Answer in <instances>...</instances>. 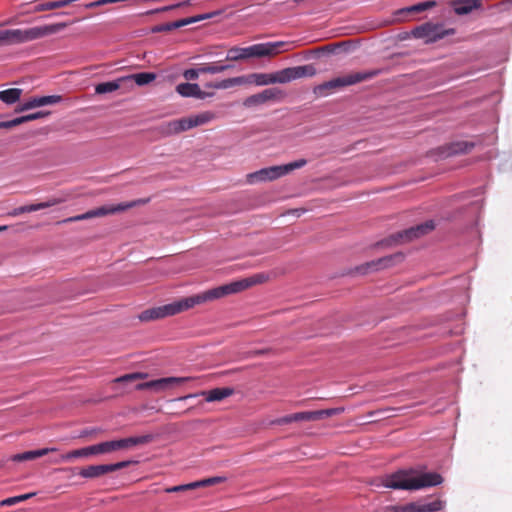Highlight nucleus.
<instances>
[{"label":"nucleus","instance_id":"2eb2a0df","mask_svg":"<svg viewBox=\"0 0 512 512\" xmlns=\"http://www.w3.org/2000/svg\"><path fill=\"white\" fill-rule=\"evenodd\" d=\"M192 377H165L136 385V390H154L160 392L168 389L174 384H182L193 380Z\"/></svg>","mask_w":512,"mask_h":512},{"label":"nucleus","instance_id":"aec40b11","mask_svg":"<svg viewBox=\"0 0 512 512\" xmlns=\"http://www.w3.org/2000/svg\"><path fill=\"white\" fill-rule=\"evenodd\" d=\"M403 256L401 254H395L391 256H386L383 258H379L377 260H373L367 262L363 265H360L356 268V272L359 274H366L371 270H379L382 268H386L392 265L393 261L398 259L401 260Z\"/></svg>","mask_w":512,"mask_h":512},{"label":"nucleus","instance_id":"0eeeda50","mask_svg":"<svg viewBox=\"0 0 512 512\" xmlns=\"http://www.w3.org/2000/svg\"><path fill=\"white\" fill-rule=\"evenodd\" d=\"M307 164V160L298 159L288 164L278 165V166H270L267 168L260 169L256 172L249 173L246 178L249 184H254L257 182L263 181H272L276 180L295 169H300Z\"/></svg>","mask_w":512,"mask_h":512},{"label":"nucleus","instance_id":"a19ab883","mask_svg":"<svg viewBox=\"0 0 512 512\" xmlns=\"http://www.w3.org/2000/svg\"><path fill=\"white\" fill-rule=\"evenodd\" d=\"M194 489H195L194 482H192V483H188V484L177 485V486H172V487L166 488L165 492L176 493V492H183V491L194 490Z\"/></svg>","mask_w":512,"mask_h":512},{"label":"nucleus","instance_id":"37998d69","mask_svg":"<svg viewBox=\"0 0 512 512\" xmlns=\"http://www.w3.org/2000/svg\"><path fill=\"white\" fill-rule=\"evenodd\" d=\"M47 115H49V112L39 111V112H35V113H31V114H28V115L21 116V119H22L23 123H26V122H29V121H33V120H36V119H39V118L46 117Z\"/></svg>","mask_w":512,"mask_h":512},{"label":"nucleus","instance_id":"2f4dec72","mask_svg":"<svg viewBox=\"0 0 512 512\" xmlns=\"http://www.w3.org/2000/svg\"><path fill=\"white\" fill-rule=\"evenodd\" d=\"M22 95V89L19 88H10L7 90L0 91V100L5 104H14L16 103Z\"/></svg>","mask_w":512,"mask_h":512},{"label":"nucleus","instance_id":"bb28decb","mask_svg":"<svg viewBox=\"0 0 512 512\" xmlns=\"http://www.w3.org/2000/svg\"><path fill=\"white\" fill-rule=\"evenodd\" d=\"M247 79L243 76H237L232 78L223 79L217 82H210L206 84V87L213 89H229L235 86L246 85Z\"/></svg>","mask_w":512,"mask_h":512},{"label":"nucleus","instance_id":"f257e3e1","mask_svg":"<svg viewBox=\"0 0 512 512\" xmlns=\"http://www.w3.org/2000/svg\"><path fill=\"white\" fill-rule=\"evenodd\" d=\"M413 470H399L386 475L382 479V486L400 490H419L426 487L437 486L443 482V478L436 472L414 475Z\"/></svg>","mask_w":512,"mask_h":512},{"label":"nucleus","instance_id":"a878e982","mask_svg":"<svg viewBox=\"0 0 512 512\" xmlns=\"http://www.w3.org/2000/svg\"><path fill=\"white\" fill-rule=\"evenodd\" d=\"M57 450L58 449L55 447H50V448H42V449H38V450H33V451H26L23 453L13 455L11 459L14 462L30 461V460H34L36 458L45 456L51 452H56Z\"/></svg>","mask_w":512,"mask_h":512},{"label":"nucleus","instance_id":"b1692460","mask_svg":"<svg viewBox=\"0 0 512 512\" xmlns=\"http://www.w3.org/2000/svg\"><path fill=\"white\" fill-rule=\"evenodd\" d=\"M176 92L182 97H193L197 99H205L211 94L202 91L200 86L196 83H180L176 86Z\"/></svg>","mask_w":512,"mask_h":512},{"label":"nucleus","instance_id":"c03bdc74","mask_svg":"<svg viewBox=\"0 0 512 512\" xmlns=\"http://www.w3.org/2000/svg\"><path fill=\"white\" fill-rule=\"evenodd\" d=\"M20 124H23L21 117L9 121H1L0 129H12Z\"/></svg>","mask_w":512,"mask_h":512},{"label":"nucleus","instance_id":"c9c22d12","mask_svg":"<svg viewBox=\"0 0 512 512\" xmlns=\"http://www.w3.org/2000/svg\"><path fill=\"white\" fill-rule=\"evenodd\" d=\"M231 65H219L218 63H205L200 65L202 74H217L230 69Z\"/></svg>","mask_w":512,"mask_h":512},{"label":"nucleus","instance_id":"8fccbe9b","mask_svg":"<svg viewBox=\"0 0 512 512\" xmlns=\"http://www.w3.org/2000/svg\"><path fill=\"white\" fill-rule=\"evenodd\" d=\"M269 352V349H263V350H255L253 352H250V355L249 356H258V355H263V354H266Z\"/></svg>","mask_w":512,"mask_h":512},{"label":"nucleus","instance_id":"09e8293b","mask_svg":"<svg viewBox=\"0 0 512 512\" xmlns=\"http://www.w3.org/2000/svg\"><path fill=\"white\" fill-rule=\"evenodd\" d=\"M57 470L61 471V472H70L72 475L76 474V468H74V467H64V468H59Z\"/></svg>","mask_w":512,"mask_h":512},{"label":"nucleus","instance_id":"3c124183","mask_svg":"<svg viewBox=\"0 0 512 512\" xmlns=\"http://www.w3.org/2000/svg\"><path fill=\"white\" fill-rule=\"evenodd\" d=\"M7 228H8V227H7V226H5V225H4V226H0V232H1V231H5V230H7Z\"/></svg>","mask_w":512,"mask_h":512},{"label":"nucleus","instance_id":"e433bc0d","mask_svg":"<svg viewBox=\"0 0 512 512\" xmlns=\"http://www.w3.org/2000/svg\"><path fill=\"white\" fill-rule=\"evenodd\" d=\"M35 495H36L35 492H30V493L6 498L0 502V507L16 505L20 502L26 501V500L34 497Z\"/></svg>","mask_w":512,"mask_h":512},{"label":"nucleus","instance_id":"7c9ffc66","mask_svg":"<svg viewBox=\"0 0 512 512\" xmlns=\"http://www.w3.org/2000/svg\"><path fill=\"white\" fill-rule=\"evenodd\" d=\"M125 83L124 77H120L114 81L99 83L95 86L97 94H106L120 89Z\"/></svg>","mask_w":512,"mask_h":512},{"label":"nucleus","instance_id":"20e7f679","mask_svg":"<svg viewBox=\"0 0 512 512\" xmlns=\"http://www.w3.org/2000/svg\"><path fill=\"white\" fill-rule=\"evenodd\" d=\"M284 41L267 42L254 44L249 47H231L227 51V61H241L250 58L274 57L281 52V49L288 46Z\"/></svg>","mask_w":512,"mask_h":512},{"label":"nucleus","instance_id":"7ed1b4c3","mask_svg":"<svg viewBox=\"0 0 512 512\" xmlns=\"http://www.w3.org/2000/svg\"><path fill=\"white\" fill-rule=\"evenodd\" d=\"M206 302H208V299L206 292L204 291L196 295L182 298L173 303L144 310L139 315V319L143 322L162 319L168 316L179 314L183 311L193 308L196 305H200Z\"/></svg>","mask_w":512,"mask_h":512},{"label":"nucleus","instance_id":"ddd939ff","mask_svg":"<svg viewBox=\"0 0 512 512\" xmlns=\"http://www.w3.org/2000/svg\"><path fill=\"white\" fill-rule=\"evenodd\" d=\"M132 461H121L113 464L90 465L79 470L78 474L84 478H98L107 473L128 467Z\"/></svg>","mask_w":512,"mask_h":512},{"label":"nucleus","instance_id":"f8f14e48","mask_svg":"<svg viewBox=\"0 0 512 512\" xmlns=\"http://www.w3.org/2000/svg\"><path fill=\"white\" fill-rule=\"evenodd\" d=\"M316 74V69L313 65H304V66H296L289 67L277 71L274 73L275 83H288L292 80L303 78V77H312Z\"/></svg>","mask_w":512,"mask_h":512},{"label":"nucleus","instance_id":"a211bd4d","mask_svg":"<svg viewBox=\"0 0 512 512\" xmlns=\"http://www.w3.org/2000/svg\"><path fill=\"white\" fill-rule=\"evenodd\" d=\"M64 201H65V198L51 197L46 202L29 204V205L17 207L15 209H13L11 212H9L8 215L15 217V216H18L23 213H30V212H35V211L42 210L45 208H49V207L61 204Z\"/></svg>","mask_w":512,"mask_h":512},{"label":"nucleus","instance_id":"39448f33","mask_svg":"<svg viewBox=\"0 0 512 512\" xmlns=\"http://www.w3.org/2000/svg\"><path fill=\"white\" fill-rule=\"evenodd\" d=\"M381 73V69H372L369 71L353 72L344 76L336 77L316 86L314 88V93L319 96H327L330 91L373 79Z\"/></svg>","mask_w":512,"mask_h":512},{"label":"nucleus","instance_id":"6ab92c4d","mask_svg":"<svg viewBox=\"0 0 512 512\" xmlns=\"http://www.w3.org/2000/svg\"><path fill=\"white\" fill-rule=\"evenodd\" d=\"M234 394V389L230 387L214 388L209 391H201L199 395L203 396L207 402H217L230 397ZM198 394H190L180 397L179 400H185L191 397H196Z\"/></svg>","mask_w":512,"mask_h":512},{"label":"nucleus","instance_id":"c85d7f7f","mask_svg":"<svg viewBox=\"0 0 512 512\" xmlns=\"http://www.w3.org/2000/svg\"><path fill=\"white\" fill-rule=\"evenodd\" d=\"M125 83L133 85L134 83L138 86H144L156 79V74L152 72H141L132 74L124 77Z\"/></svg>","mask_w":512,"mask_h":512},{"label":"nucleus","instance_id":"393cba45","mask_svg":"<svg viewBox=\"0 0 512 512\" xmlns=\"http://www.w3.org/2000/svg\"><path fill=\"white\" fill-rule=\"evenodd\" d=\"M482 0H453L451 6L457 15H466L474 9L480 8Z\"/></svg>","mask_w":512,"mask_h":512},{"label":"nucleus","instance_id":"79ce46f5","mask_svg":"<svg viewBox=\"0 0 512 512\" xmlns=\"http://www.w3.org/2000/svg\"><path fill=\"white\" fill-rule=\"evenodd\" d=\"M473 146L474 145L472 143H467V142L456 143L452 147V152L453 153H466V152L470 151L473 148Z\"/></svg>","mask_w":512,"mask_h":512},{"label":"nucleus","instance_id":"72a5a7b5","mask_svg":"<svg viewBox=\"0 0 512 512\" xmlns=\"http://www.w3.org/2000/svg\"><path fill=\"white\" fill-rule=\"evenodd\" d=\"M90 455L109 454L114 452L112 441L101 442L89 446Z\"/></svg>","mask_w":512,"mask_h":512},{"label":"nucleus","instance_id":"412c9836","mask_svg":"<svg viewBox=\"0 0 512 512\" xmlns=\"http://www.w3.org/2000/svg\"><path fill=\"white\" fill-rule=\"evenodd\" d=\"M62 100L60 95H49V96H41V97H33L28 101L22 103L20 106L16 108V112L27 111L36 107H42L46 105H52L59 103Z\"/></svg>","mask_w":512,"mask_h":512},{"label":"nucleus","instance_id":"f3484780","mask_svg":"<svg viewBox=\"0 0 512 512\" xmlns=\"http://www.w3.org/2000/svg\"><path fill=\"white\" fill-rule=\"evenodd\" d=\"M283 97V92L278 88H268L260 93L251 95L244 100V106L253 107L265 104L269 101L277 100Z\"/></svg>","mask_w":512,"mask_h":512},{"label":"nucleus","instance_id":"6e6552de","mask_svg":"<svg viewBox=\"0 0 512 512\" xmlns=\"http://www.w3.org/2000/svg\"><path fill=\"white\" fill-rule=\"evenodd\" d=\"M148 201H149V199H138V200H134L131 202L120 203V204H116V205H104V206L89 210L83 214L68 217L62 221H59L58 224L73 223V222H78V221L87 220V219H91V218L104 217L107 215L116 214L119 212L126 211L130 208L137 206V205L146 204V203H148Z\"/></svg>","mask_w":512,"mask_h":512},{"label":"nucleus","instance_id":"dca6fc26","mask_svg":"<svg viewBox=\"0 0 512 512\" xmlns=\"http://www.w3.org/2000/svg\"><path fill=\"white\" fill-rule=\"evenodd\" d=\"M216 14H218V12L201 14V15H197V16H193V17L180 19V20L170 22V23H163V24L155 25L154 27H152L151 31L153 33L170 32L174 29H178L183 26H186V25H189L192 23H196L198 21L209 19L213 15H216Z\"/></svg>","mask_w":512,"mask_h":512},{"label":"nucleus","instance_id":"4468645a","mask_svg":"<svg viewBox=\"0 0 512 512\" xmlns=\"http://www.w3.org/2000/svg\"><path fill=\"white\" fill-rule=\"evenodd\" d=\"M435 224L432 220L426 221L414 227H410L404 231L398 232L392 236V239L397 243H406L413 239L419 238L434 230Z\"/></svg>","mask_w":512,"mask_h":512},{"label":"nucleus","instance_id":"ea45409f","mask_svg":"<svg viewBox=\"0 0 512 512\" xmlns=\"http://www.w3.org/2000/svg\"><path fill=\"white\" fill-rule=\"evenodd\" d=\"M188 5H190V1H184V2H181L178 4H173V5L165 6L162 8L150 10V11L146 12V14L150 15V14H156V13H160V12H166V11L174 10L176 8L188 6Z\"/></svg>","mask_w":512,"mask_h":512},{"label":"nucleus","instance_id":"cd10ccee","mask_svg":"<svg viewBox=\"0 0 512 512\" xmlns=\"http://www.w3.org/2000/svg\"><path fill=\"white\" fill-rule=\"evenodd\" d=\"M247 79L246 85L256 84L258 86L275 84L274 73H251L244 75Z\"/></svg>","mask_w":512,"mask_h":512},{"label":"nucleus","instance_id":"c756f323","mask_svg":"<svg viewBox=\"0 0 512 512\" xmlns=\"http://www.w3.org/2000/svg\"><path fill=\"white\" fill-rule=\"evenodd\" d=\"M436 6V2L434 0L421 2L415 5H412L410 7H406L403 9H400L397 11L396 15L398 16H407L412 13H421L423 11H426L430 8H433Z\"/></svg>","mask_w":512,"mask_h":512},{"label":"nucleus","instance_id":"4be33fe9","mask_svg":"<svg viewBox=\"0 0 512 512\" xmlns=\"http://www.w3.org/2000/svg\"><path fill=\"white\" fill-rule=\"evenodd\" d=\"M401 512H437L442 509L443 503L440 500H435L428 503L411 502L405 505H400Z\"/></svg>","mask_w":512,"mask_h":512},{"label":"nucleus","instance_id":"603ef678","mask_svg":"<svg viewBox=\"0 0 512 512\" xmlns=\"http://www.w3.org/2000/svg\"><path fill=\"white\" fill-rule=\"evenodd\" d=\"M326 49L329 50V51H332V49L330 48V46H326Z\"/></svg>","mask_w":512,"mask_h":512},{"label":"nucleus","instance_id":"f03ea898","mask_svg":"<svg viewBox=\"0 0 512 512\" xmlns=\"http://www.w3.org/2000/svg\"><path fill=\"white\" fill-rule=\"evenodd\" d=\"M66 23H56L28 29L0 30V46H8L33 41L44 36L57 33L66 28Z\"/></svg>","mask_w":512,"mask_h":512},{"label":"nucleus","instance_id":"473e14b6","mask_svg":"<svg viewBox=\"0 0 512 512\" xmlns=\"http://www.w3.org/2000/svg\"><path fill=\"white\" fill-rule=\"evenodd\" d=\"M90 455L89 446L70 451L60 456L59 459L55 460L54 463L68 462L75 458L88 457Z\"/></svg>","mask_w":512,"mask_h":512},{"label":"nucleus","instance_id":"9d476101","mask_svg":"<svg viewBox=\"0 0 512 512\" xmlns=\"http://www.w3.org/2000/svg\"><path fill=\"white\" fill-rule=\"evenodd\" d=\"M342 412H344L343 407L329 408L317 411H303L278 418L277 420L274 421V423L278 425H285L292 422L318 421L323 418L339 415Z\"/></svg>","mask_w":512,"mask_h":512},{"label":"nucleus","instance_id":"a18cd8bd","mask_svg":"<svg viewBox=\"0 0 512 512\" xmlns=\"http://www.w3.org/2000/svg\"><path fill=\"white\" fill-rule=\"evenodd\" d=\"M200 74H202V72L200 71V67L197 69L191 68V69H187L183 72V77L187 81H191V80H196Z\"/></svg>","mask_w":512,"mask_h":512},{"label":"nucleus","instance_id":"423d86ee","mask_svg":"<svg viewBox=\"0 0 512 512\" xmlns=\"http://www.w3.org/2000/svg\"><path fill=\"white\" fill-rule=\"evenodd\" d=\"M216 117L214 112L204 111L197 115H191L180 119L172 120L162 126L165 135L179 134L194 127L205 125Z\"/></svg>","mask_w":512,"mask_h":512},{"label":"nucleus","instance_id":"f704fd0d","mask_svg":"<svg viewBox=\"0 0 512 512\" xmlns=\"http://www.w3.org/2000/svg\"><path fill=\"white\" fill-rule=\"evenodd\" d=\"M73 0H60V1H50L46 3H42L36 6L35 11H48V10H54L58 8H63L71 4Z\"/></svg>","mask_w":512,"mask_h":512},{"label":"nucleus","instance_id":"5701e85b","mask_svg":"<svg viewBox=\"0 0 512 512\" xmlns=\"http://www.w3.org/2000/svg\"><path fill=\"white\" fill-rule=\"evenodd\" d=\"M153 439L152 435H142L136 437H129L124 439L112 440L114 452L123 449H129L131 447L147 444Z\"/></svg>","mask_w":512,"mask_h":512},{"label":"nucleus","instance_id":"4c0bfd02","mask_svg":"<svg viewBox=\"0 0 512 512\" xmlns=\"http://www.w3.org/2000/svg\"><path fill=\"white\" fill-rule=\"evenodd\" d=\"M148 374L143 372H135L130 374H125L123 376H120L114 380V382L117 383H125V382H131L138 379H144L147 378Z\"/></svg>","mask_w":512,"mask_h":512},{"label":"nucleus","instance_id":"1a4fd4ad","mask_svg":"<svg viewBox=\"0 0 512 512\" xmlns=\"http://www.w3.org/2000/svg\"><path fill=\"white\" fill-rule=\"evenodd\" d=\"M265 280L266 276L264 274H257L249 278L241 279L238 281H234L225 285L209 289L205 292L207 295L208 302H210L227 295L239 293L255 284L262 283Z\"/></svg>","mask_w":512,"mask_h":512},{"label":"nucleus","instance_id":"58836bf2","mask_svg":"<svg viewBox=\"0 0 512 512\" xmlns=\"http://www.w3.org/2000/svg\"><path fill=\"white\" fill-rule=\"evenodd\" d=\"M224 480L225 479L222 478V477H211V478H206V479H203V480L195 481L194 482V486H195V489L196 488H200V487H207V486H211V485H215V484L221 483Z\"/></svg>","mask_w":512,"mask_h":512},{"label":"nucleus","instance_id":"9b49d317","mask_svg":"<svg viewBox=\"0 0 512 512\" xmlns=\"http://www.w3.org/2000/svg\"><path fill=\"white\" fill-rule=\"evenodd\" d=\"M454 34V29H445L441 24L424 23L412 30L415 38L424 39L426 43H434L445 36Z\"/></svg>","mask_w":512,"mask_h":512},{"label":"nucleus","instance_id":"de8ad7c7","mask_svg":"<svg viewBox=\"0 0 512 512\" xmlns=\"http://www.w3.org/2000/svg\"><path fill=\"white\" fill-rule=\"evenodd\" d=\"M381 512H401V507L400 505H390L384 507Z\"/></svg>","mask_w":512,"mask_h":512},{"label":"nucleus","instance_id":"49530a36","mask_svg":"<svg viewBox=\"0 0 512 512\" xmlns=\"http://www.w3.org/2000/svg\"><path fill=\"white\" fill-rule=\"evenodd\" d=\"M106 4H111V1L97 0V1L86 4V8L91 9V8L99 7V6L106 5Z\"/></svg>","mask_w":512,"mask_h":512}]
</instances>
